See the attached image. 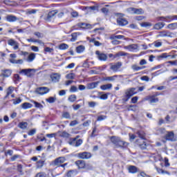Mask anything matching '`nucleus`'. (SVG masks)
I'll return each instance as SVG.
<instances>
[{
    "mask_svg": "<svg viewBox=\"0 0 177 177\" xmlns=\"http://www.w3.org/2000/svg\"><path fill=\"white\" fill-rule=\"evenodd\" d=\"M110 140L116 147H128V145H129L128 142L121 140L120 138L117 136L111 137Z\"/></svg>",
    "mask_w": 177,
    "mask_h": 177,
    "instance_id": "nucleus-1",
    "label": "nucleus"
},
{
    "mask_svg": "<svg viewBox=\"0 0 177 177\" xmlns=\"http://www.w3.org/2000/svg\"><path fill=\"white\" fill-rule=\"evenodd\" d=\"M137 134L140 138V140H137L138 145H139L140 149H146L147 145H146V142H145V133H143V131H138Z\"/></svg>",
    "mask_w": 177,
    "mask_h": 177,
    "instance_id": "nucleus-2",
    "label": "nucleus"
},
{
    "mask_svg": "<svg viewBox=\"0 0 177 177\" xmlns=\"http://www.w3.org/2000/svg\"><path fill=\"white\" fill-rule=\"evenodd\" d=\"M135 91H136V88H131L127 89L125 91V97L123 98V101L128 102V100H129V99H131V97H132V96H133V95H136V92Z\"/></svg>",
    "mask_w": 177,
    "mask_h": 177,
    "instance_id": "nucleus-3",
    "label": "nucleus"
},
{
    "mask_svg": "<svg viewBox=\"0 0 177 177\" xmlns=\"http://www.w3.org/2000/svg\"><path fill=\"white\" fill-rule=\"evenodd\" d=\"M80 136H76L75 138H70L68 141V145L71 146H74L75 147H80L81 144L82 143V140L79 139Z\"/></svg>",
    "mask_w": 177,
    "mask_h": 177,
    "instance_id": "nucleus-4",
    "label": "nucleus"
},
{
    "mask_svg": "<svg viewBox=\"0 0 177 177\" xmlns=\"http://www.w3.org/2000/svg\"><path fill=\"white\" fill-rule=\"evenodd\" d=\"M176 34L171 32H169L168 30H163L159 32V34L157 35V37H169L170 38H175Z\"/></svg>",
    "mask_w": 177,
    "mask_h": 177,
    "instance_id": "nucleus-5",
    "label": "nucleus"
},
{
    "mask_svg": "<svg viewBox=\"0 0 177 177\" xmlns=\"http://www.w3.org/2000/svg\"><path fill=\"white\" fill-rule=\"evenodd\" d=\"M66 162V158L62 156L56 158L52 162V165L55 167H60L62 164Z\"/></svg>",
    "mask_w": 177,
    "mask_h": 177,
    "instance_id": "nucleus-6",
    "label": "nucleus"
},
{
    "mask_svg": "<svg viewBox=\"0 0 177 177\" xmlns=\"http://www.w3.org/2000/svg\"><path fill=\"white\" fill-rule=\"evenodd\" d=\"M57 13H58L57 10H55L49 12L46 15V17H45L46 21H50V20H52V17H55V16H56Z\"/></svg>",
    "mask_w": 177,
    "mask_h": 177,
    "instance_id": "nucleus-7",
    "label": "nucleus"
},
{
    "mask_svg": "<svg viewBox=\"0 0 177 177\" xmlns=\"http://www.w3.org/2000/svg\"><path fill=\"white\" fill-rule=\"evenodd\" d=\"M12 75V70L10 69H4L1 70V73L0 74V77L3 78H8Z\"/></svg>",
    "mask_w": 177,
    "mask_h": 177,
    "instance_id": "nucleus-8",
    "label": "nucleus"
},
{
    "mask_svg": "<svg viewBox=\"0 0 177 177\" xmlns=\"http://www.w3.org/2000/svg\"><path fill=\"white\" fill-rule=\"evenodd\" d=\"M8 44L10 46H13L14 50H17L19 49V43L15 41L13 39H10L8 40Z\"/></svg>",
    "mask_w": 177,
    "mask_h": 177,
    "instance_id": "nucleus-9",
    "label": "nucleus"
},
{
    "mask_svg": "<svg viewBox=\"0 0 177 177\" xmlns=\"http://www.w3.org/2000/svg\"><path fill=\"white\" fill-rule=\"evenodd\" d=\"M166 140H170L171 142H175L176 138H175V134L173 131H168L165 136Z\"/></svg>",
    "mask_w": 177,
    "mask_h": 177,
    "instance_id": "nucleus-10",
    "label": "nucleus"
},
{
    "mask_svg": "<svg viewBox=\"0 0 177 177\" xmlns=\"http://www.w3.org/2000/svg\"><path fill=\"white\" fill-rule=\"evenodd\" d=\"M138 48V44H133L129 46H124V49H127L129 52H135V50H137Z\"/></svg>",
    "mask_w": 177,
    "mask_h": 177,
    "instance_id": "nucleus-11",
    "label": "nucleus"
},
{
    "mask_svg": "<svg viewBox=\"0 0 177 177\" xmlns=\"http://www.w3.org/2000/svg\"><path fill=\"white\" fill-rule=\"evenodd\" d=\"M95 55H97L99 60H101L102 62H106L107 60V55L104 53H100V51L99 50L95 52Z\"/></svg>",
    "mask_w": 177,
    "mask_h": 177,
    "instance_id": "nucleus-12",
    "label": "nucleus"
},
{
    "mask_svg": "<svg viewBox=\"0 0 177 177\" xmlns=\"http://www.w3.org/2000/svg\"><path fill=\"white\" fill-rule=\"evenodd\" d=\"M36 92L39 95H45L49 92V89L48 87H39L37 88Z\"/></svg>",
    "mask_w": 177,
    "mask_h": 177,
    "instance_id": "nucleus-13",
    "label": "nucleus"
},
{
    "mask_svg": "<svg viewBox=\"0 0 177 177\" xmlns=\"http://www.w3.org/2000/svg\"><path fill=\"white\" fill-rule=\"evenodd\" d=\"M117 23L119 26H121L122 27L128 24V21L125 18L119 17L117 19Z\"/></svg>",
    "mask_w": 177,
    "mask_h": 177,
    "instance_id": "nucleus-14",
    "label": "nucleus"
},
{
    "mask_svg": "<svg viewBox=\"0 0 177 177\" xmlns=\"http://www.w3.org/2000/svg\"><path fill=\"white\" fill-rule=\"evenodd\" d=\"M161 19H164L165 21H167V23H170V21H172L173 20H177V15L162 17Z\"/></svg>",
    "mask_w": 177,
    "mask_h": 177,
    "instance_id": "nucleus-15",
    "label": "nucleus"
},
{
    "mask_svg": "<svg viewBox=\"0 0 177 177\" xmlns=\"http://www.w3.org/2000/svg\"><path fill=\"white\" fill-rule=\"evenodd\" d=\"M78 156L80 158H82L83 160L84 159L88 160V158H91V157H92V156L91 155V153L89 152L80 153Z\"/></svg>",
    "mask_w": 177,
    "mask_h": 177,
    "instance_id": "nucleus-16",
    "label": "nucleus"
},
{
    "mask_svg": "<svg viewBox=\"0 0 177 177\" xmlns=\"http://www.w3.org/2000/svg\"><path fill=\"white\" fill-rule=\"evenodd\" d=\"M121 66H122V64L121 62L111 64V70H112L113 71H118V70H120V68H121Z\"/></svg>",
    "mask_w": 177,
    "mask_h": 177,
    "instance_id": "nucleus-17",
    "label": "nucleus"
},
{
    "mask_svg": "<svg viewBox=\"0 0 177 177\" xmlns=\"http://www.w3.org/2000/svg\"><path fill=\"white\" fill-rule=\"evenodd\" d=\"M50 78L53 82H59L60 80V74L53 73L52 75H50Z\"/></svg>",
    "mask_w": 177,
    "mask_h": 177,
    "instance_id": "nucleus-18",
    "label": "nucleus"
},
{
    "mask_svg": "<svg viewBox=\"0 0 177 177\" xmlns=\"http://www.w3.org/2000/svg\"><path fill=\"white\" fill-rule=\"evenodd\" d=\"M6 21H8L9 23H13L15 21H17V17L14 15H7L6 17Z\"/></svg>",
    "mask_w": 177,
    "mask_h": 177,
    "instance_id": "nucleus-19",
    "label": "nucleus"
},
{
    "mask_svg": "<svg viewBox=\"0 0 177 177\" xmlns=\"http://www.w3.org/2000/svg\"><path fill=\"white\" fill-rule=\"evenodd\" d=\"M129 174H136L138 171V167L133 165H129L127 167Z\"/></svg>",
    "mask_w": 177,
    "mask_h": 177,
    "instance_id": "nucleus-20",
    "label": "nucleus"
},
{
    "mask_svg": "<svg viewBox=\"0 0 177 177\" xmlns=\"http://www.w3.org/2000/svg\"><path fill=\"white\" fill-rule=\"evenodd\" d=\"M34 69H22L19 73L20 74H24L27 77H31L32 75L31 74V71Z\"/></svg>",
    "mask_w": 177,
    "mask_h": 177,
    "instance_id": "nucleus-21",
    "label": "nucleus"
},
{
    "mask_svg": "<svg viewBox=\"0 0 177 177\" xmlns=\"http://www.w3.org/2000/svg\"><path fill=\"white\" fill-rule=\"evenodd\" d=\"M37 55L34 53H31L30 54H29L28 55V57L26 59V61L28 63H31L32 62H34V60H35V57H36Z\"/></svg>",
    "mask_w": 177,
    "mask_h": 177,
    "instance_id": "nucleus-22",
    "label": "nucleus"
},
{
    "mask_svg": "<svg viewBox=\"0 0 177 177\" xmlns=\"http://www.w3.org/2000/svg\"><path fill=\"white\" fill-rule=\"evenodd\" d=\"M75 164L78 167L79 169H82V168H85V161L84 160H77L75 162Z\"/></svg>",
    "mask_w": 177,
    "mask_h": 177,
    "instance_id": "nucleus-23",
    "label": "nucleus"
},
{
    "mask_svg": "<svg viewBox=\"0 0 177 177\" xmlns=\"http://www.w3.org/2000/svg\"><path fill=\"white\" fill-rule=\"evenodd\" d=\"M131 68L133 70V71H140V70L146 68V66H139L136 64H133L131 66Z\"/></svg>",
    "mask_w": 177,
    "mask_h": 177,
    "instance_id": "nucleus-24",
    "label": "nucleus"
},
{
    "mask_svg": "<svg viewBox=\"0 0 177 177\" xmlns=\"http://www.w3.org/2000/svg\"><path fill=\"white\" fill-rule=\"evenodd\" d=\"M15 91V87L13 86H10L7 88L6 90V95L5 96V98H8V97L10 95H12V93H13V91Z\"/></svg>",
    "mask_w": 177,
    "mask_h": 177,
    "instance_id": "nucleus-25",
    "label": "nucleus"
},
{
    "mask_svg": "<svg viewBox=\"0 0 177 177\" xmlns=\"http://www.w3.org/2000/svg\"><path fill=\"white\" fill-rule=\"evenodd\" d=\"M111 88H113V84H103L100 86L102 91H107V89H111Z\"/></svg>",
    "mask_w": 177,
    "mask_h": 177,
    "instance_id": "nucleus-26",
    "label": "nucleus"
},
{
    "mask_svg": "<svg viewBox=\"0 0 177 177\" xmlns=\"http://www.w3.org/2000/svg\"><path fill=\"white\" fill-rule=\"evenodd\" d=\"M18 127L21 129H26L27 127H28V123L26 122H21L19 123Z\"/></svg>",
    "mask_w": 177,
    "mask_h": 177,
    "instance_id": "nucleus-27",
    "label": "nucleus"
},
{
    "mask_svg": "<svg viewBox=\"0 0 177 177\" xmlns=\"http://www.w3.org/2000/svg\"><path fill=\"white\" fill-rule=\"evenodd\" d=\"M117 79V75L110 76L104 77V81H109V82H113Z\"/></svg>",
    "mask_w": 177,
    "mask_h": 177,
    "instance_id": "nucleus-28",
    "label": "nucleus"
},
{
    "mask_svg": "<svg viewBox=\"0 0 177 177\" xmlns=\"http://www.w3.org/2000/svg\"><path fill=\"white\" fill-rule=\"evenodd\" d=\"M21 106L24 110H27V109H31V107H32V104L29 102H24Z\"/></svg>",
    "mask_w": 177,
    "mask_h": 177,
    "instance_id": "nucleus-29",
    "label": "nucleus"
},
{
    "mask_svg": "<svg viewBox=\"0 0 177 177\" xmlns=\"http://www.w3.org/2000/svg\"><path fill=\"white\" fill-rule=\"evenodd\" d=\"M97 85H99V82H92L88 84V89H95V88H96Z\"/></svg>",
    "mask_w": 177,
    "mask_h": 177,
    "instance_id": "nucleus-30",
    "label": "nucleus"
},
{
    "mask_svg": "<svg viewBox=\"0 0 177 177\" xmlns=\"http://www.w3.org/2000/svg\"><path fill=\"white\" fill-rule=\"evenodd\" d=\"M164 26H165V24L159 22V23L155 24L154 28H155V30H161V28H162L164 27Z\"/></svg>",
    "mask_w": 177,
    "mask_h": 177,
    "instance_id": "nucleus-31",
    "label": "nucleus"
},
{
    "mask_svg": "<svg viewBox=\"0 0 177 177\" xmlns=\"http://www.w3.org/2000/svg\"><path fill=\"white\" fill-rule=\"evenodd\" d=\"M85 50V46H79L76 48L77 53H82Z\"/></svg>",
    "mask_w": 177,
    "mask_h": 177,
    "instance_id": "nucleus-32",
    "label": "nucleus"
},
{
    "mask_svg": "<svg viewBox=\"0 0 177 177\" xmlns=\"http://www.w3.org/2000/svg\"><path fill=\"white\" fill-rule=\"evenodd\" d=\"M149 103H157V102H158V98L154 96H150L149 97Z\"/></svg>",
    "mask_w": 177,
    "mask_h": 177,
    "instance_id": "nucleus-33",
    "label": "nucleus"
},
{
    "mask_svg": "<svg viewBox=\"0 0 177 177\" xmlns=\"http://www.w3.org/2000/svg\"><path fill=\"white\" fill-rule=\"evenodd\" d=\"M78 26L82 28H91V24H89L80 23L78 24Z\"/></svg>",
    "mask_w": 177,
    "mask_h": 177,
    "instance_id": "nucleus-34",
    "label": "nucleus"
},
{
    "mask_svg": "<svg viewBox=\"0 0 177 177\" xmlns=\"http://www.w3.org/2000/svg\"><path fill=\"white\" fill-rule=\"evenodd\" d=\"M59 49L61 50H66V49H68V46L64 43L59 44Z\"/></svg>",
    "mask_w": 177,
    "mask_h": 177,
    "instance_id": "nucleus-35",
    "label": "nucleus"
},
{
    "mask_svg": "<svg viewBox=\"0 0 177 177\" xmlns=\"http://www.w3.org/2000/svg\"><path fill=\"white\" fill-rule=\"evenodd\" d=\"M167 28L169 30H176L177 28V23L170 24L167 26Z\"/></svg>",
    "mask_w": 177,
    "mask_h": 177,
    "instance_id": "nucleus-36",
    "label": "nucleus"
},
{
    "mask_svg": "<svg viewBox=\"0 0 177 177\" xmlns=\"http://www.w3.org/2000/svg\"><path fill=\"white\" fill-rule=\"evenodd\" d=\"M33 104H35V107L37 109H44V105H41V103L37 102L35 101H31Z\"/></svg>",
    "mask_w": 177,
    "mask_h": 177,
    "instance_id": "nucleus-37",
    "label": "nucleus"
},
{
    "mask_svg": "<svg viewBox=\"0 0 177 177\" xmlns=\"http://www.w3.org/2000/svg\"><path fill=\"white\" fill-rule=\"evenodd\" d=\"M89 42L94 44V45L95 46H100V45H102V44L100 42H99L98 41H96V39H91L89 40Z\"/></svg>",
    "mask_w": 177,
    "mask_h": 177,
    "instance_id": "nucleus-38",
    "label": "nucleus"
},
{
    "mask_svg": "<svg viewBox=\"0 0 177 177\" xmlns=\"http://www.w3.org/2000/svg\"><path fill=\"white\" fill-rule=\"evenodd\" d=\"M145 13V10L142 8H136L134 15H143Z\"/></svg>",
    "mask_w": 177,
    "mask_h": 177,
    "instance_id": "nucleus-39",
    "label": "nucleus"
},
{
    "mask_svg": "<svg viewBox=\"0 0 177 177\" xmlns=\"http://www.w3.org/2000/svg\"><path fill=\"white\" fill-rule=\"evenodd\" d=\"M109 95H110V93H105V94H101V95L100 96V99H101V100H107V99H109Z\"/></svg>",
    "mask_w": 177,
    "mask_h": 177,
    "instance_id": "nucleus-40",
    "label": "nucleus"
},
{
    "mask_svg": "<svg viewBox=\"0 0 177 177\" xmlns=\"http://www.w3.org/2000/svg\"><path fill=\"white\" fill-rule=\"evenodd\" d=\"M68 100L69 102H74L77 100V96L75 95H71L68 97Z\"/></svg>",
    "mask_w": 177,
    "mask_h": 177,
    "instance_id": "nucleus-41",
    "label": "nucleus"
},
{
    "mask_svg": "<svg viewBox=\"0 0 177 177\" xmlns=\"http://www.w3.org/2000/svg\"><path fill=\"white\" fill-rule=\"evenodd\" d=\"M75 77V74H74L73 73H71L67 74L66 76V78L67 80H74Z\"/></svg>",
    "mask_w": 177,
    "mask_h": 177,
    "instance_id": "nucleus-42",
    "label": "nucleus"
},
{
    "mask_svg": "<svg viewBox=\"0 0 177 177\" xmlns=\"http://www.w3.org/2000/svg\"><path fill=\"white\" fill-rule=\"evenodd\" d=\"M75 175H77V171L71 170L67 173L68 177L74 176Z\"/></svg>",
    "mask_w": 177,
    "mask_h": 177,
    "instance_id": "nucleus-43",
    "label": "nucleus"
},
{
    "mask_svg": "<svg viewBox=\"0 0 177 177\" xmlns=\"http://www.w3.org/2000/svg\"><path fill=\"white\" fill-rule=\"evenodd\" d=\"M124 38V35H113L111 37V39H122Z\"/></svg>",
    "mask_w": 177,
    "mask_h": 177,
    "instance_id": "nucleus-44",
    "label": "nucleus"
},
{
    "mask_svg": "<svg viewBox=\"0 0 177 177\" xmlns=\"http://www.w3.org/2000/svg\"><path fill=\"white\" fill-rule=\"evenodd\" d=\"M60 136L62 138H70V133H67V131H62L60 133Z\"/></svg>",
    "mask_w": 177,
    "mask_h": 177,
    "instance_id": "nucleus-45",
    "label": "nucleus"
},
{
    "mask_svg": "<svg viewBox=\"0 0 177 177\" xmlns=\"http://www.w3.org/2000/svg\"><path fill=\"white\" fill-rule=\"evenodd\" d=\"M153 44L155 46V48H160V46H162V42L159 41H154Z\"/></svg>",
    "mask_w": 177,
    "mask_h": 177,
    "instance_id": "nucleus-46",
    "label": "nucleus"
},
{
    "mask_svg": "<svg viewBox=\"0 0 177 177\" xmlns=\"http://www.w3.org/2000/svg\"><path fill=\"white\" fill-rule=\"evenodd\" d=\"M44 162L45 161L42 160H39L37 163V168H42L44 167Z\"/></svg>",
    "mask_w": 177,
    "mask_h": 177,
    "instance_id": "nucleus-47",
    "label": "nucleus"
},
{
    "mask_svg": "<svg viewBox=\"0 0 177 177\" xmlns=\"http://www.w3.org/2000/svg\"><path fill=\"white\" fill-rule=\"evenodd\" d=\"M62 117L68 120H70V118H71V115H70V113L68 112H64L62 114Z\"/></svg>",
    "mask_w": 177,
    "mask_h": 177,
    "instance_id": "nucleus-48",
    "label": "nucleus"
},
{
    "mask_svg": "<svg viewBox=\"0 0 177 177\" xmlns=\"http://www.w3.org/2000/svg\"><path fill=\"white\" fill-rule=\"evenodd\" d=\"M77 34L78 33H72V38L71 39V42H75V41H77Z\"/></svg>",
    "mask_w": 177,
    "mask_h": 177,
    "instance_id": "nucleus-49",
    "label": "nucleus"
},
{
    "mask_svg": "<svg viewBox=\"0 0 177 177\" xmlns=\"http://www.w3.org/2000/svg\"><path fill=\"white\" fill-rule=\"evenodd\" d=\"M135 8H129L127 9V12L129 13L130 15H135Z\"/></svg>",
    "mask_w": 177,
    "mask_h": 177,
    "instance_id": "nucleus-50",
    "label": "nucleus"
},
{
    "mask_svg": "<svg viewBox=\"0 0 177 177\" xmlns=\"http://www.w3.org/2000/svg\"><path fill=\"white\" fill-rule=\"evenodd\" d=\"M12 102H13V104H20V102H21V99L20 97L17 98V99H13L12 100Z\"/></svg>",
    "mask_w": 177,
    "mask_h": 177,
    "instance_id": "nucleus-51",
    "label": "nucleus"
},
{
    "mask_svg": "<svg viewBox=\"0 0 177 177\" xmlns=\"http://www.w3.org/2000/svg\"><path fill=\"white\" fill-rule=\"evenodd\" d=\"M157 172H158V174H169L168 171H164L162 169H160V168H156Z\"/></svg>",
    "mask_w": 177,
    "mask_h": 177,
    "instance_id": "nucleus-52",
    "label": "nucleus"
},
{
    "mask_svg": "<svg viewBox=\"0 0 177 177\" xmlns=\"http://www.w3.org/2000/svg\"><path fill=\"white\" fill-rule=\"evenodd\" d=\"M55 100L56 98L53 97H50L49 98L46 99V102H48V103H55Z\"/></svg>",
    "mask_w": 177,
    "mask_h": 177,
    "instance_id": "nucleus-53",
    "label": "nucleus"
},
{
    "mask_svg": "<svg viewBox=\"0 0 177 177\" xmlns=\"http://www.w3.org/2000/svg\"><path fill=\"white\" fill-rule=\"evenodd\" d=\"M78 120H73L69 124V127H75V125H78Z\"/></svg>",
    "mask_w": 177,
    "mask_h": 177,
    "instance_id": "nucleus-54",
    "label": "nucleus"
},
{
    "mask_svg": "<svg viewBox=\"0 0 177 177\" xmlns=\"http://www.w3.org/2000/svg\"><path fill=\"white\" fill-rule=\"evenodd\" d=\"M35 177H48V176H46V174L44 172H40V173H37Z\"/></svg>",
    "mask_w": 177,
    "mask_h": 177,
    "instance_id": "nucleus-55",
    "label": "nucleus"
},
{
    "mask_svg": "<svg viewBox=\"0 0 177 177\" xmlns=\"http://www.w3.org/2000/svg\"><path fill=\"white\" fill-rule=\"evenodd\" d=\"M141 27H150L151 26V24L149 22H143L140 24Z\"/></svg>",
    "mask_w": 177,
    "mask_h": 177,
    "instance_id": "nucleus-56",
    "label": "nucleus"
},
{
    "mask_svg": "<svg viewBox=\"0 0 177 177\" xmlns=\"http://www.w3.org/2000/svg\"><path fill=\"white\" fill-rule=\"evenodd\" d=\"M34 35L37 37V38H43L44 35L39 32H35Z\"/></svg>",
    "mask_w": 177,
    "mask_h": 177,
    "instance_id": "nucleus-57",
    "label": "nucleus"
},
{
    "mask_svg": "<svg viewBox=\"0 0 177 177\" xmlns=\"http://www.w3.org/2000/svg\"><path fill=\"white\" fill-rule=\"evenodd\" d=\"M30 49L31 50H32L33 52H39V48H38V47L35 46H30Z\"/></svg>",
    "mask_w": 177,
    "mask_h": 177,
    "instance_id": "nucleus-58",
    "label": "nucleus"
},
{
    "mask_svg": "<svg viewBox=\"0 0 177 177\" xmlns=\"http://www.w3.org/2000/svg\"><path fill=\"white\" fill-rule=\"evenodd\" d=\"M167 64H171V66H177V60L169 61L167 62Z\"/></svg>",
    "mask_w": 177,
    "mask_h": 177,
    "instance_id": "nucleus-59",
    "label": "nucleus"
},
{
    "mask_svg": "<svg viewBox=\"0 0 177 177\" xmlns=\"http://www.w3.org/2000/svg\"><path fill=\"white\" fill-rule=\"evenodd\" d=\"M37 132V130H35V129L30 130L28 133V135H29V136H32V135H35V133Z\"/></svg>",
    "mask_w": 177,
    "mask_h": 177,
    "instance_id": "nucleus-60",
    "label": "nucleus"
},
{
    "mask_svg": "<svg viewBox=\"0 0 177 177\" xmlns=\"http://www.w3.org/2000/svg\"><path fill=\"white\" fill-rule=\"evenodd\" d=\"M141 80L146 81L147 82H149L150 81V78L149 77V76H142V77H141Z\"/></svg>",
    "mask_w": 177,
    "mask_h": 177,
    "instance_id": "nucleus-61",
    "label": "nucleus"
},
{
    "mask_svg": "<svg viewBox=\"0 0 177 177\" xmlns=\"http://www.w3.org/2000/svg\"><path fill=\"white\" fill-rule=\"evenodd\" d=\"M96 104H97V103L95 102H88V107H95Z\"/></svg>",
    "mask_w": 177,
    "mask_h": 177,
    "instance_id": "nucleus-62",
    "label": "nucleus"
},
{
    "mask_svg": "<svg viewBox=\"0 0 177 177\" xmlns=\"http://www.w3.org/2000/svg\"><path fill=\"white\" fill-rule=\"evenodd\" d=\"M71 15L72 17H78V12L77 11H73Z\"/></svg>",
    "mask_w": 177,
    "mask_h": 177,
    "instance_id": "nucleus-63",
    "label": "nucleus"
},
{
    "mask_svg": "<svg viewBox=\"0 0 177 177\" xmlns=\"http://www.w3.org/2000/svg\"><path fill=\"white\" fill-rule=\"evenodd\" d=\"M103 120H106V116L100 115L97 117V121H103Z\"/></svg>",
    "mask_w": 177,
    "mask_h": 177,
    "instance_id": "nucleus-64",
    "label": "nucleus"
}]
</instances>
